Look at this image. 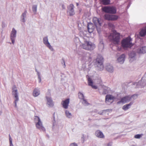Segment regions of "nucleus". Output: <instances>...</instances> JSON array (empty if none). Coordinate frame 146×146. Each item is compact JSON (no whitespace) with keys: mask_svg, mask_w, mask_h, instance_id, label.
<instances>
[{"mask_svg":"<svg viewBox=\"0 0 146 146\" xmlns=\"http://www.w3.org/2000/svg\"><path fill=\"white\" fill-rule=\"evenodd\" d=\"M103 58L101 55L98 54L96 59L94 60V64L96 69L98 71L103 70L104 67L103 64Z\"/></svg>","mask_w":146,"mask_h":146,"instance_id":"1","label":"nucleus"},{"mask_svg":"<svg viewBox=\"0 0 146 146\" xmlns=\"http://www.w3.org/2000/svg\"><path fill=\"white\" fill-rule=\"evenodd\" d=\"M131 40L132 39L130 36L123 39L121 42L122 46L124 48L131 47L133 45Z\"/></svg>","mask_w":146,"mask_h":146,"instance_id":"2","label":"nucleus"},{"mask_svg":"<svg viewBox=\"0 0 146 146\" xmlns=\"http://www.w3.org/2000/svg\"><path fill=\"white\" fill-rule=\"evenodd\" d=\"M82 47L83 48L88 50H92L94 49L96 47L95 44L90 41L85 40L84 43L82 44Z\"/></svg>","mask_w":146,"mask_h":146,"instance_id":"3","label":"nucleus"},{"mask_svg":"<svg viewBox=\"0 0 146 146\" xmlns=\"http://www.w3.org/2000/svg\"><path fill=\"white\" fill-rule=\"evenodd\" d=\"M12 95L14 99V103L15 104V107L17 106V102L19 101V93L17 89L15 86H13L12 88Z\"/></svg>","mask_w":146,"mask_h":146,"instance_id":"4","label":"nucleus"},{"mask_svg":"<svg viewBox=\"0 0 146 146\" xmlns=\"http://www.w3.org/2000/svg\"><path fill=\"white\" fill-rule=\"evenodd\" d=\"M120 34L115 30L110 35L112 40L116 44H118L120 41Z\"/></svg>","mask_w":146,"mask_h":146,"instance_id":"5","label":"nucleus"},{"mask_svg":"<svg viewBox=\"0 0 146 146\" xmlns=\"http://www.w3.org/2000/svg\"><path fill=\"white\" fill-rule=\"evenodd\" d=\"M35 120L36 123V127L40 131H45V129L43 126L42 122L41 121L40 118L37 116H35Z\"/></svg>","mask_w":146,"mask_h":146,"instance_id":"6","label":"nucleus"},{"mask_svg":"<svg viewBox=\"0 0 146 146\" xmlns=\"http://www.w3.org/2000/svg\"><path fill=\"white\" fill-rule=\"evenodd\" d=\"M102 10L106 13L111 14H115L117 12L116 8L114 6L105 7Z\"/></svg>","mask_w":146,"mask_h":146,"instance_id":"7","label":"nucleus"},{"mask_svg":"<svg viewBox=\"0 0 146 146\" xmlns=\"http://www.w3.org/2000/svg\"><path fill=\"white\" fill-rule=\"evenodd\" d=\"M133 85H136L137 88H143L146 86V80L144 77H142L140 81L134 83Z\"/></svg>","mask_w":146,"mask_h":146,"instance_id":"8","label":"nucleus"},{"mask_svg":"<svg viewBox=\"0 0 146 146\" xmlns=\"http://www.w3.org/2000/svg\"><path fill=\"white\" fill-rule=\"evenodd\" d=\"M43 42L45 45L51 51H53L54 49L52 47L51 45L48 40V36H46L43 38Z\"/></svg>","mask_w":146,"mask_h":146,"instance_id":"9","label":"nucleus"},{"mask_svg":"<svg viewBox=\"0 0 146 146\" xmlns=\"http://www.w3.org/2000/svg\"><path fill=\"white\" fill-rule=\"evenodd\" d=\"M74 6L73 4H70L67 7V12L69 14V15L72 16L75 14V12L74 9Z\"/></svg>","mask_w":146,"mask_h":146,"instance_id":"10","label":"nucleus"},{"mask_svg":"<svg viewBox=\"0 0 146 146\" xmlns=\"http://www.w3.org/2000/svg\"><path fill=\"white\" fill-rule=\"evenodd\" d=\"M104 19L109 21H115L117 20L118 16L115 15L105 14L104 15Z\"/></svg>","mask_w":146,"mask_h":146,"instance_id":"11","label":"nucleus"},{"mask_svg":"<svg viewBox=\"0 0 146 146\" xmlns=\"http://www.w3.org/2000/svg\"><path fill=\"white\" fill-rule=\"evenodd\" d=\"M115 99V97L112 95L110 94L107 95L105 98L106 102L107 104L110 105L113 102Z\"/></svg>","mask_w":146,"mask_h":146,"instance_id":"12","label":"nucleus"},{"mask_svg":"<svg viewBox=\"0 0 146 146\" xmlns=\"http://www.w3.org/2000/svg\"><path fill=\"white\" fill-rule=\"evenodd\" d=\"M131 100V97L129 96H127L122 98L120 101L117 102V104H119L121 103L125 104L129 102Z\"/></svg>","mask_w":146,"mask_h":146,"instance_id":"13","label":"nucleus"},{"mask_svg":"<svg viewBox=\"0 0 146 146\" xmlns=\"http://www.w3.org/2000/svg\"><path fill=\"white\" fill-rule=\"evenodd\" d=\"M17 31L14 28H13L10 34V38L13 44H14L15 40L16 37Z\"/></svg>","mask_w":146,"mask_h":146,"instance_id":"14","label":"nucleus"},{"mask_svg":"<svg viewBox=\"0 0 146 146\" xmlns=\"http://www.w3.org/2000/svg\"><path fill=\"white\" fill-rule=\"evenodd\" d=\"M69 102L70 99L67 98L64 100L62 101L61 102V104L64 108L67 109L68 108Z\"/></svg>","mask_w":146,"mask_h":146,"instance_id":"15","label":"nucleus"},{"mask_svg":"<svg viewBox=\"0 0 146 146\" xmlns=\"http://www.w3.org/2000/svg\"><path fill=\"white\" fill-rule=\"evenodd\" d=\"M95 27V26L92 23H88L87 28L88 32L90 33L93 32L94 30Z\"/></svg>","mask_w":146,"mask_h":146,"instance_id":"16","label":"nucleus"},{"mask_svg":"<svg viewBox=\"0 0 146 146\" xmlns=\"http://www.w3.org/2000/svg\"><path fill=\"white\" fill-rule=\"evenodd\" d=\"M46 98L47 101V104L48 106V107H53L54 105V104L51 98L50 97L46 96Z\"/></svg>","mask_w":146,"mask_h":146,"instance_id":"17","label":"nucleus"},{"mask_svg":"<svg viewBox=\"0 0 146 146\" xmlns=\"http://www.w3.org/2000/svg\"><path fill=\"white\" fill-rule=\"evenodd\" d=\"M93 22L95 26L98 25H101L100 19H99L97 17H94L93 18Z\"/></svg>","mask_w":146,"mask_h":146,"instance_id":"18","label":"nucleus"},{"mask_svg":"<svg viewBox=\"0 0 146 146\" xmlns=\"http://www.w3.org/2000/svg\"><path fill=\"white\" fill-rule=\"evenodd\" d=\"M129 58H130L129 61L132 62L133 60L136 59V53L134 51L129 52Z\"/></svg>","mask_w":146,"mask_h":146,"instance_id":"19","label":"nucleus"},{"mask_svg":"<svg viewBox=\"0 0 146 146\" xmlns=\"http://www.w3.org/2000/svg\"><path fill=\"white\" fill-rule=\"evenodd\" d=\"M95 135L97 137L99 138H104L105 137V136L103 133L98 130L96 131Z\"/></svg>","mask_w":146,"mask_h":146,"instance_id":"20","label":"nucleus"},{"mask_svg":"<svg viewBox=\"0 0 146 146\" xmlns=\"http://www.w3.org/2000/svg\"><path fill=\"white\" fill-rule=\"evenodd\" d=\"M137 52L139 54H144L146 53V46L140 47L137 49Z\"/></svg>","mask_w":146,"mask_h":146,"instance_id":"21","label":"nucleus"},{"mask_svg":"<svg viewBox=\"0 0 146 146\" xmlns=\"http://www.w3.org/2000/svg\"><path fill=\"white\" fill-rule=\"evenodd\" d=\"M125 57L124 54H122L117 58V61L121 64H123L125 60Z\"/></svg>","mask_w":146,"mask_h":146,"instance_id":"22","label":"nucleus"},{"mask_svg":"<svg viewBox=\"0 0 146 146\" xmlns=\"http://www.w3.org/2000/svg\"><path fill=\"white\" fill-rule=\"evenodd\" d=\"M106 68V70L108 72L110 73H112L113 72V68L111 65L108 64H107Z\"/></svg>","mask_w":146,"mask_h":146,"instance_id":"23","label":"nucleus"},{"mask_svg":"<svg viewBox=\"0 0 146 146\" xmlns=\"http://www.w3.org/2000/svg\"><path fill=\"white\" fill-rule=\"evenodd\" d=\"M88 85L91 86L92 88L95 89H97V86L93 85V82L90 78H88Z\"/></svg>","mask_w":146,"mask_h":146,"instance_id":"24","label":"nucleus"},{"mask_svg":"<svg viewBox=\"0 0 146 146\" xmlns=\"http://www.w3.org/2000/svg\"><path fill=\"white\" fill-rule=\"evenodd\" d=\"M27 13V11H25L23 13L21 17V21L24 23L25 22V18L26 17V14Z\"/></svg>","mask_w":146,"mask_h":146,"instance_id":"25","label":"nucleus"},{"mask_svg":"<svg viewBox=\"0 0 146 146\" xmlns=\"http://www.w3.org/2000/svg\"><path fill=\"white\" fill-rule=\"evenodd\" d=\"M133 103L130 102L129 104L124 105L122 107L124 111H126L133 104Z\"/></svg>","mask_w":146,"mask_h":146,"instance_id":"26","label":"nucleus"},{"mask_svg":"<svg viewBox=\"0 0 146 146\" xmlns=\"http://www.w3.org/2000/svg\"><path fill=\"white\" fill-rule=\"evenodd\" d=\"M40 94V91L39 89L35 88L33 91V95L35 97H36L38 96Z\"/></svg>","mask_w":146,"mask_h":146,"instance_id":"27","label":"nucleus"},{"mask_svg":"<svg viewBox=\"0 0 146 146\" xmlns=\"http://www.w3.org/2000/svg\"><path fill=\"white\" fill-rule=\"evenodd\" d=\"M139 35L143 37L145 36L146 34V27L143 29L141 30L139 33Z\"/></svg>","mask_w":146,"mask_h":146,"instance_id":"28","label":"nucleus"},{"mask_svg":"<svg viewBox=\"0 0 146 146\" xmlns=\"http://www.w3.org/2000/svg\"><path fill=\"white\" fill-rule=\"evenodd\" d=\"M110 0H102L101 2L104 5H107L110 4Z\"/></svg>","mask_w":146,"mask_h":146,"instance_id":"29","label":"nucleus"},{"mask_svg":"<svg viewBox=\"0 0 146 146\" xmlns=\"http://www.w3.org/2000/svg\"><path fill=\"white\" fill-rule=\"evenodd\" d=\"M101 26L98 25L97 26H95L96 27V30L98 32V33L99 34H100L102 32V30L101 28Z\"/></svg>","mask_w":146,"mask_h":146,"instance_id":"30","label":"nucleus"},{"mask_svg":"<svg viewBox=\"0 0 146 146\" xmlns=\"http://www.w3.org/2000/svg\"><path fill=\"white\" fill-rule=\"evenodd\" d=\"M65 113L66 117L68 118H70L71 117L72 115L69 111L67 110L65 111Z\"/></svg>","mask_w":146,"mask_h":146,"instance_id":"31","label":"nucleus"},{"mask_svg":"<svg viewBox=\"0 0 146 146\" xmlns=\"http://www.w3.org/2000/svg\"><path fill=\"white\" fill-rule=\"evenodd\" d=\"M37 9V5H34L32 7V10L33 12L35 14L36 12Z\"/></svg>","mask_w":146,"mask_h":146,"instance_id":"32","label":"nucleus"},{"mask_svg":"<svg viewBox=\"0 0 146 146\" xmlns=\"http://www.w3.org/2000/svg\"><path fill=\"white\" fill-rule=\"evenodd\" d=\"M78 94L79 98L80 99L83 100L84 98V96L82 93L79 92L78 93Z\"/></svg>","mask_w":146,"mask_h":146,"instance_id":"33","label":"nucleus"},{"mask_svg":"<svg viewBox=\"0 0 146 146\" xmlns=\"http://www.w3.org/2000/svg\"><path fill=\"white\" fill-rule=\"evenodd\" d=\"M10 146H14L12 143V139L10 134L9 135Z\"/></svg>","mask_w":146,"mask_h":146,"instance_id":"34","label":"nucleus"},{"mask_svg":"<svg viewBox=\"0 0 146 146\" xmlns=\"http://www.w3.org/2000/svg\"><path fill=\"white\" fill-rule=\"evenodd\" d=\"M143 135L142 134H137L134 136V137L136 139H139Z\"/></svg>","mask_w":146,"mask_h":146,"instance_id":"35","label":"nucleus"},{"mask_svg":"<svg viewBox=\"0 0 146 146\" xmlns=\"http://www.w3.org/2000/svg\"><path fill=\"white\" fill-rule=\"evenodd\" d=\"M138 96V94H135L132 95L131 96H130V97H131V99L132 98L134 99H136L137 98Z\"/></svg>","mask_w":146,"mask_h":146,"instance_id":"36","label":"nucleus"},{"mask_svg":"<svg viewBox=\"0 0 146 146\" xmlns=\"http://www.w3.org/2000/svg\"><path fill=\"white\" fill-rule=\"evenodd\" d=\"M61 63L63 65V66L64 68H65L66 66L65 65V61L64 60V58H62L61 60Z\"/></svg>","mask_w":146,"mask_h":146,"instance_id":"37","label":"nucleus"},{"mask_svg":"<svg viewBox=\"0 0 146 146\" xmlns=\"http://www.w3.org/2000/svg\"><path fill=\"white\" fill-rule=\"evenodd\" d=\"M83 100V102H82V103L85 105H88L89 104L88 103L87 101L86 100H85L84 98L82 100Z\"/></svg>","mask_w":146,"mask_h":146,"instance_id":"38","label":"nucleus"},{"mask_svg":"<svg viewBox=\"0 0 146 146\" xmlns=\"http://www.w3.org/2000/svg\"><path fill=\"white\" fill-rule=\"evenodd\" d=\"M100 43L99 44L100 45H102V47L103 46V44H104L103 43V40L102 39H100L99 40Z\"/></svg>","mask_w":146,"mask_h":146,"instance_id":"39","label":"nucleus"},{"mask_svg":"<svg viewBox=\"0 0 146 146\" xmlns=\"http://www.w3.org/2000/svg\"><path fill=\"white\" fill-rule=\"evenodd\" d=\"M102 45H100V44H99L98 45V48L102 50L104 49V45L103 44V46H102Z\"/></svg>","mask_w":146,"mask_h":146,"instance_id":"40","label":"nucleus"},{"mask_svg":"<svg viewBox=\"0 0 146 146\" xmlns=\"http://www.w3.org/2000/svg\"><path fill=\"white\" fill-rule=\"evenodd\" d=\"M81 139L82 141V143H83L85 141V137L84 135H83L82 136V137Z\"/></svg>","mask_w":146,"mask_h":146,"instance_id":"41","label":"nucleus"},{"mask_svg":"<svg viewBox=\"0 0 146 146\" xmlns=\"http://www.w3.org/2000/svg\"><path fill=\"white\" fill-rule=\"evenodd\" d=\"M70 146H78V145L77 144L74 143H71L70 145Z\"/></svg>","mask_w":146,"mask_h":146,"instance_id":"42","label":"nucleus"},{"mask_svg":"<svg viewBox=\"0 0 146 146\" xmlns=\"http://www.w3.org/2000/svg\"><path fill=\"white\" fill-rule=\"evenodd\" d=\"M107 92L108 91L106 89H104L102 93V94H106Z\"/></svg>","mask_w":146,"mask_h":146,"instance_id":"43","label":"nucleus"},{"mask_svg":"<svg viewBox=\"0 0 146 146\" xmlns=\"http://www.w3.org/2000/svg\"><path fill=\"white\" fill-rule=\"evenodd\" d=\"M112 144L110 142L108 144L107 146H111Z\"/></svg>","mask_w":146,"mask_h":146,"instance_id":"44","label":"nucleus"},{"mask_svg":"<svg viewBox=\"0 0 146 146\" xmlns=\"http://www.w3.org/2000/svg\"><path fill=\"white\" fill-rule=\"evenodd\" d=\"M37 74L38 75V77H40V73L39 72H37Z\"/></svg>","mask_w":146,"mask_h":146,"instance_id":"45","label":"nucleus"},{"mask_svg":"<svg viewBox=\"0 0 146 146\" xmlns=\"http://www.w3.org/2000/svg\"><path fill=\"white\" fill-rule=\"evenodd\" d=\"M38 78L39 80V82L40 83L41 82V77H38Z\"/></svg>","mask_w":146,"mask_h":146,"instance_id":"46","label":"nucleus"},{"mask_svg":"<svg viewBox=\"0 0 146 146\" xmlns=\"http://www.w3.org/2000/svg\"><path fill=\"white\" fill-rule=\"evenodd\" d=\"M62 8L63 9H65V8H66L64 4H62Z\"/></svg>","mask_w":146,"mask_h":146,"instance_id":"47","label":"nucleus"},{"mask_svg":"<svg viewBox=\"0 0 146 146\" xmlns=\"http://www.w3.org/2000/svg\"><path fill=\"white\" fill-rule=\"evenodd\" d=\"M143 77H144L145 78V80H146V72L144 76Z\"/></svg>","mask_w":146,"mask_h":146,"instance_id":"48","label":"nucleus"},{"mask_svg":"<svg viewBox=\"0 0 146 146\" xmlns=\"http://www.w3.org/2000/svg\"><path fill=\"white\" fill-rule=\"evenodd\" d=\"M130 6V5H129V4L127 6V9L129 8Z\"/></svg>","mask_w":146,"mask_h":146,"instance_id":"49","label":"nucleus"},{"mask_svg":"<svg viewBox=\"0 0 146 146\" xmlns=\"http://www.w3.org/2000/svg\"><path fill=\"white\" fill-rule=\"evenodd\" d=\"M76 5L77 6H78L79 5L78 3H76Z\"/></svg>","mask_w":146,"mask_h":146,"instance_id":"50","label":"nucleus"},{"mask_svg":"<svg viewBox=\"0 0 146 146\" xmlns=\"http://www.w3.org/2000/svg\"><path fill=\"white\" fill-rule=\"evenodd\" d=\"M46 136L47 137L49 138V135H47Z\"/></svg>","mask_w":146,"mask_h":146,"instance_id":"51","label":"nucleus"},{"mask_svg":"<svg viewBox=\"0 0 146 146\" xmlns=\"http://www.w3.org/2000/svg\"><path fill=\"white\" fill-rule=\"evenodd\" d=\"M35 71L37 73V72H38L36 69H35Z\"/></svg>","mask_w":146,"mask_h":146,"instance_id":"52","label":"nucleus"},{"mask_svg":"<svg viewBox=\"0 0 146 146\" xmlns=\"http://www.w3.org/2000/svg\"><path fill=\"white\" fill-rule=\"evenodd\" d=\"M1 113H2V112L1 111H0V115H1Z\"/></svg>","mask_w":146,"mask_h":146,"instance_id":"53","label":"nucleus"},{"mask_svg":"<svg viewBox=\"0 0 146 146\" xmlns=\"http://www.w3.org/2000/svg\"><path fill=\"white\" fill-rule=\"evenodd\" d=\"M100 115L102 114V113H100Z\"/></svg>","mask_w":146,"mask_h":146,"instance_id":"54","label":"nucleus"},{"mask_svg":"<svg viewBox=\"0 0 146 146\" xmlns=\"http://www.w3.org/2000/svg\"><path fill=\"white\" fill-rule=\"evenodd\" d=\"M3 26H4V25H2V27H3Z\"/></svg>","mask_w":146,"mask_h":146,"instance_id":"55","label":"nucleus"},{"mask_svg":"<svg viewBox=\"0 0 146 146\" xmlns=\"http://www.w3.org/2000/svg\"><path fill=\"white\" fill-rule=\"evenodd\" d=\"M3 26H4V25H2V27H3Z\"/></svg>","mask_w":146,"mask_h":146,"instance_id":"56","label":"nucleus"}]
</instances>
